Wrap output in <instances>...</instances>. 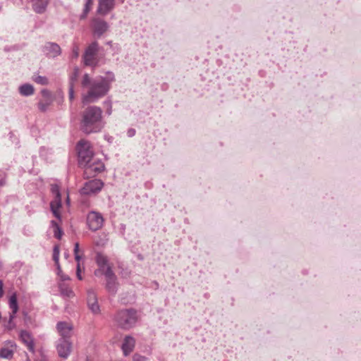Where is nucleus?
I'll return each instance as SVG.
<instances>
[{
    "mask_svg": "<svg viewBox=\"0 0 361 361\" xmlns=\"http://www.w3.org/2000/svg\"><path fill=\"white\" fill-rule=\"evenodd\" d=\"M113 80V75L109 79L102 76L92 78L85 73L81 82L82 87L86 90V92L82 94V103H94L105 96L109 91L110 83Z\"/></svg>",
    "mask_w": 361,
    "mask_h": 361,
    "instance_id": "obj_1",
    "label": "nucleus"
},
{
    "mask_svg": "<svg viewBox=\"0 0 361 361\" xmlns=\"http://www.w3.org/2000/svg\"><path fill=\"white\" fill-rule=\"evenodd\" d=\"M104 127L101 108L91 106L84 110L80 123L81 130L86 134L99 132Z\"/></svg>",
    "mask_w": 361,
    "mask_h": 361,
    "instance_id": "obj_2",
    "label": "nucleus"
},
{
    "mask_svg": "<svg viewBox=\"0 0 361 361\" xmlns=\"http://www.w3.org/2000/svg\"><path fill=\"white\" fill-rule=\"evenodd\" d=\"M114 319L118 327L128 330L137 323V314L133 309H124L117 312Z\"/></svg>",
    "mask_w": 361,
    "mask_h": 361,
    "instance_id": "obj_3",
    "label": "nucleus"
},
{
    "mask_svg": "<svg viewBox=\"0 0 361 361\" xmlns=\"http://www.w3.org/2000/svg\"><path fill=\"white\" fill-rule=\"evenodd\" d=\"M78 154V163L80 166L87 165L94 158L93 157V152L90 143L84 140L79 141L77 145Z\"/></svg>",
    "mask_w": 361,
    "mask_h": 361,
    "instance_id": "obj_4",
    "label": "nucleus"
},
{
    "mask_svg": "<svg viewBox=\"0 0 361 361\" xmlns=\"http://www.w3.org/2000/svg\"><path fill=\"white\" fill-rule=\"evenodd\" d=\"M99 44L97 42H92L85 49L83 54V61L85 66L94 67L98 63L97 55L98 53Z\"/></svg>",
    "mask_w": 361,
    "mask_h": 361,
    "instance_id": "obj_5",
    "label": "nucleus"
},
{
    "mask_svg": "<svg viewBox=\"0 0 361 361\" xmlns=\"http://www.w3.org/2000/svg\"><path fill=\"white\" fill-rule=\"evenodd\" d=\"M82 167L85 169L84 176L86 178H90L95 176L97 174L103 171L104 169V164L101 160L94 158L90 162H88L87 165H84Z\"/></svg>",
    "mask_w": 361,
    "mask_h": 361,
    "instance_id": "obj_6",
    "label": "nucleus"
},
{
    "mask_svg": "<svg viewBox=\"0 0 361 361\" xmlns=\"http://www.w3.org/2000/svg\"><path fill=\"white\" fill-rule=\"evenodd\" d=\"M104 218L101 213L91 211L87 216V224L88 228L92 231L99 230L104 224Z\"/></svg>",
    "mask_w": 361,
    "mask_h": 361,
    "instance_id": "obj_7",
    "label": "nucleus"
},
{
    "mask_svg": "<svg viewBox=\"0 0 361 361\" xmlns=\"http://www.w3.org/2000/svg\"><path fill=\"white\" fill-rule=\"evenodd\" d=\"M103 185V182L99 179H93L87 181L80 189V193L85 195L96 194L102 190Z\"/></svg>",
    "mask_w": 361,
    "mask_h": 361,
    "instance_id": "obj_8",
    "label": "nucleus"
},
{
    "mask_svg": "<svg viewBox=\"0 0 361 361\" xmlns=\"http://www.w3.org/2000/svg\"><path fill=\"white\" fill-rule=\"evenodd\" d=\"M56 349L60 357L67 359L71 353L72 343L70 340L59 338L56 342Z\"/></svg>",
    "mask_w": 361,
    "mask_h": 361,
    "instance_id": "obj_9",
    "label": "nucleus"
},
{
    "mask_svg": "<svg viewBox=\"0 0 361 361\" xmlns=\"http://www.w3.org/2000/svg\"><path fill=\"white\" fill-rule=\"evenodd\" d=\"M106 278V288L111 294H116L118 289L117 278L111 267H107L104 271Z\"/></svg>",
    "mask_w": 361,
    "mask_h": 361,
    "instance_id": "obj_10",
    "label": "nucleus"
},
{
    "mask_svg": "<svg viewBox=\"0 0 361 361\" xmlns=\"http://www.w3.org/2000/svg\"><path fill=\"white\" fill-rule=\"evenodd\" d=\"M92 27L93 33L97 37H100L109 29V24L103 19L94 18L92 20Z\"/></svg>",
    "mask_w": 361,
    "mask_h": 361,
    "instance_id": "obj_11",
    "label": "nucleus"
},
{
    "mask_svg": "<svg viewBox=\"0 0 361 361\" xmlns=\"http://www.w3.org/2000/svg\"><path fill=\"white\" fill-rule=\"evenodd\" d=\"M9 308L11 310V312L9 315V321L7 325V329H13L15 327V324L13 322V319L15 318L16 313L18 311V305L17 301V295L13 293L9 298L8 301Z\"/></svg>",
    "mask_w": 361,
    "mask_h": 361,
    "instance_id": "obj_12",
    "label": "nucleus"
},
{
    "mask_svg": "<svg viewBox=\"0 0 361 361\" xmlns=\"http://www.w3.org/2000/svg\"><path fill=\"white\" fill-rule=\"evenodd\" d=\"M116 6V0H98L97 13L101 16H106Z\"/></svg>",
    "mask_w": 361,
    "mask_h": 361,
    "instance_id": "obj_13",
    "label": "nucleus"
},
{
    "mask_svg": "<svg viewBox=\"0 0 361 361\" xmlns=\"http://www.w3.org/2000/svg\"><path fill=\"white\" fill-rule=\"evenodd\" d=\"M42 51L49 57L55 58L61 53L59 45L54 42H47L42 49Z\"/></svg>",
    "mask_w": 361,
    "mask_h": 361,
    "instance_id": "obj_14",
    "label": "nucleus"
},
{
    "mask_svg": "<svg viewBox=\"0 0 361 361\" xmlns=\"http://www.w3.org/2000/svg\"><path fill=\"white\" fill-rule=\"evenodd\" d=\"M73 326L66 322H59L56 324V329L60 335L59 338L70 340Z\"/></svg>",
    "mask_w": 361,
    "mask_h": 361,
    "instance_id": "obj_15",
    "label": "nucleus"
},
{
    "mask_svg": "<svg viewBox=\"0 0 361 361\" xmlns=\"http://www.w3.org/2000/svg\"><path fill=\"white\" fill-rule=\"evenodd\" d=\"M19 337L21 341L25 345L28 350L32 353L35 350L34 338L31 334L25 330H21L19 334Z\"/></svg>",
    "mask_w": 361,
    "mask_h": 361,
    "instance_id": "obj_16",
    "label": "nucleus"
},
{
    "mask_svg": "<svg viewBox=\"0 0 361 361\" xmlns=\"http://www.w3.org/2000/svg\"><path fill=\"white\" fill-rule=\"evenodd\" d=\"M87 305L92 313H99L100 308L97 302L96 293L94 290H90L87 292Z\"/></svg>",
    "mask_w": 361,
    "mask_h": 361,
    "instance_id": "obj_17",
    "label": "nucleus"
},
{
    "mask_svg": "<svg viewBox=\"0 0 361 361\" xmlns=\"http://www.w3.org/2000/svg\"><path fill=\"white\" fill-rule=\"evenodd\" d=\"M96 262L99 267V269L94 271L96 276L104 274V271L106 270L108 265L107 257L101 253H97L96 256Z\"/></svg>",
    "mask_w": 361,
    "mask_h": 361,
    "instance_id": "obj_18",
    "label": "nucleus"
},
{
    "mask_svg": "<svg viewBox=\"0 0 361 361\" xmlns=\"http://www.w3.org/2000/svg\"><path fill=\"white\" fill-rule=\"evenodd\" d=\"M135 345V339L131 336H126L122 343V350L123 354L127 356L133 352Z\"/></svg>",
    "mask_w": 361,
    "mask_h": 361,
    "instance_id": "obj_19",
    "label": "nucleus"
},
{
    "mask_svg": "<svg viewBox=\"0 0 361 361\" xmlns=\"http://www.w3.org/2000/svg\"><path fill=\"white\" fill-rule=\"evenodd\" d=\"M61 207V198H54L50 203L51 211L54 216L59 221L61 220V214L59 209Z\"/></svg>",
    "mask_w": 361,
    "mask_h": 361,
    "instance_id": "obj_20",
    "label": "nucleus"
},
{
    "mask_svg": "<svg viewBox=\"0 0 361 361\" xmlns=\"http://www.w3.org/2000/svg\"><path fill=\"white\" fill-rule=\"evenodd\" d=\"M34 11L37 13L44 12L49 0H31Z\"/></svg>",
    "mask_w": 361,
    "mask_h": 361,
    "instance_id": "obj_21",
    "label": "nucleus"
},
{
    "mask_svg": "<svg viewBox=\"0 0 361 361\" xmlns=\"http://www.w3.org/2000/svg\"><path fill=\"white\" fill-rule=\"evenodd\" d=\"M19 92L23 96H30L34 94V87L32 85L25 83L19 87Z\"/></svg>",
    "mask_w": 361,
    "mask_h": 361,
    "instance_id": "obj_22",
    "label": "nucleus"
},
{
    "mask_svg": "<svg viewBox=\"0 0 361 361\" xmlns=\"http://www.w3.org/2000/svg\"><path fill=\"white\" fill-rule=\"evenodd\" d=\"M59 289H60L61 294L63 297L71 298L74 296V293H73V290L64 283L59 285Z\"/></svg>",
    "mask_w": 361,
    "mask_h": 361,
    "instance_id": "obj_23",
    "label": "nucleus"
},
{
    "mask_svg": "<svg viewBox=\"0 0 361 361\" xmlns=\"http://www.w3.org/2000/svg\"><path fill=\"white\" fill-rule=\"evenodd\" d=\"M13 345H11V347L5 346L0 349V357L9 359L13 357Z\"/></svg>",
    "mask_w": 361,
    "mask_h": 361,
    "instance_id": "obj_24",
    "label": "nucleus"
},
{
    "mask_svg": "<svg viewBox=\"0 0 361 361\" xmlns=\"http://www.w3.org/2000/svg\"><path fill=\"white\" fill-rule=\"evenodd\" d=\"M51 225L52 228H54V237L57 239H61V238L63 235V231H62L61 227L59 226V225L58 224V223L56 221L52 220L51 221Z\"/></svg>",
    "mask_w": 361,
    "mask_h": 361,
    "instance_id": "obj_25",
    "label": "nucleus"
},
{
    "mask_svg": "<svg viewBox=\"0 0 361 361\" xmlns=\"http://www.w3.org/2000/svg\"><path fill=\"white\" fill-rule=\"evenodd\" d=\"M53 259L55 262V264L57 267V274H60V272L61 271V269L59 264V249L58 246H55L54 247V252H53Z\"/></svg>",
    "mask_w": 361,
    "mask_h": 361,
    "instance_id": "obj_26",
    "label": "nucleus"
},
{
    "mask_svg": "<svg viewBox=\"0 0 361 361\" xmlns=\"http://www.w3.org/2000/svg\"><path fill=\"white\" fill-rule=\"evenodd\" d=\"M93 3V0H86V3L85 4L83 11L82 14L80 16V19L83 20L85 19L88 13L90 12L92 5Z\"/></svg>",
    "mask_w": 361,
    "mask_h": 361,
    "instance_id": "obj_27",
    "label": "nucleus"
},
{
    "mask_svg": "<svg viewBox=\"0 0 361 361\" xmlns=\"http://www.w3.org/2000/svg\"><path fill=\"white\" fill-rule=\"evenodd\" d=\"M53 100L42 99L38 103V108L41 111H46L49 106L51 104Z\"/></svg>",
    "mask_w": 361,
    "mask_h": 361,
    "instance_id": "obj_28",
    "label": "nucleus"
},
{
    "mask_svg": "<svg viewBox=\"0 0 361 361\" xmlns=\"http://www.w3.org/2000/svg\"><path fill=\"white\" fill-rule=\"evenodd\" d=\"M32 80L36 83L39 84V85H46L48 84V79L45 76H42V75H33Z\"/></svg>",
    "mask_w": 361,
    "mask_h": 361,
    "instance_id": "obj_29",
    "label": "nucleus"
},
{
    "mask_svg": "<svg viewBox=\"0 0 361 361\" xmlns=\"http://www.w3.org/2000/svg\"><path fill=\"white\" fill-rule=\"evenodd\" d=\"M51 191L55 195L54 198H61L60 189L58 185H51Z\"/></svg>",
    "mask_w": 361,
    "mask_h": 361,
    "instance_id": "obj_30",
    "label": "nucleus"
},
{
    "mask_svg": "<svg viewBox=\"0 0 361 361\" xmlns=\"http://www.w3.org/2000/svg\"><path fill=\"white\" fill-rule=\"evenodd\" d=\"M78 75V68H75L73 74L70 76L69 85L73 84V86H75V83L77 80Z\"/></svg>",
    "mask_w": 361,
    "mask_h": 361,
    "instance_id": "obj_31",
    "label": "nucleus"
},
{
    "mask_svg": "<svg viewBox=\"0 0 361 361\" xmlns=\"http://www.w3.org/2000/svg\"><path fill=\"white\" fill-rule=\"evenodd\" d=\"M41 94L43 97L42 99L53 100L51 92L47 89H43L41 91Z\"/></svg>",
    "mask_w": 361,
    "mask_h": 361,
    "instance_id": "obj_32",
    "label": "nucleus"
},
{
    "mask_svg": "<svg viewBox=\"0 0 361 361\" xmlns=\"http://www.w3.org/2000/svg\"><path fill=\"white\" fill-rule=\"evenodd\" d=\"M68 97L71 102H72L75 98L74 86H73V84L69 85Z\"/></svg>",
    "mask_w": 361,
    "mask_h": 361,
    "instance_id": "obj_33",
    "label": "nucleus"
},
{
    "mask_svg": "<svg viewBox=\"0 0 361 361\" xmlns=\"http://www.w3.org/2000/svg\"><path fill=\"white\" fill-rule=\"evenodd\" d=\"M79 56V47L78 45H74L72 49V56L73 58H78Z\"/></svg>",
    "mask_w": 361,
    "mask_h": 361,
    "instance_id": "obj_34",
    "label": "nucleus"
},
{
    "mask_svg": "<svg viewBox=\"0 0 361 361\" xmlns=\"http://www.w3.org/2000/svg\"><path fill=\"white\" fill-rule=\"evenodd\" d=\"M104 104L107 108L106 113L108 114H111V107H112L111 106V102L110 100H106L104 102Z\"/></svg>",
    "mask_w": 361,
    "mask_h": 361,
    "instance_id": "obj_35",
    "label": "nucleus"
},
{
    "mask_svg": "<svg viewBox=\"0 0 361 361\" xmlns=\"http://www.w3.org/2000/svg\"><path fill=\"white\" fill-rule=\"evenodd\" d=\"M80 272H81V269H80V263H78V264H77L76 275H77V278H78L79 280H82V276H81Z\"/></svg>",
    "mask_w": 361,
    "mask_h": 361,
    "instance_id": "obj_36",
    "label": "nucleus"
},
{
    "mask_svg": "<svg viewBox=\"0 0 361 361\" xmlns=\"http://www.w3.org/2000/svg\"><path fill=\"white\" fill-rule=\"evenodd\" d=\"M127 135L128 137H132L135 135V130L133 128L128 129L127 132Z\"/></svg>",
    "mask_w": 361,
    "mask_h": 361,
    "instance_id": "obj_37",
    "label": "nucleus"
},
{
    "mask_svg": "<svg viewBox=\"0 0 361 361\" xmlns=\"http://www.w3.org/2000/svg\"><path fill=\"white\" fill-rule=\"evenodd\" d=\"M58 275L61 277L62 281H66V280H69L70 279L68 276L65 275V274H63L62 273V271L60 272V274H58Z\"/></svg>",
    "mask_w": 361,
    "mask_h": 361,
    "instance_id": "obj_38",
    "label": "nucleus"
},
{
    "mask_svg": "<svg viewBox=\"0 0 361 361\" xmlns=\"http://www.w3.org/2000/svg\"><path fill=\"white\" fill-rule=\"evenodd\" d=\"M79 252V243H76L74 246V255L78 254Z\"/></svg>",
    "mask_w": 361,
    "mask_h": 361,
    "instance_id": "obj_39",
    "label": "nucleus"
},
{
    "mask_svg": "<svg viewBox=\"0 0 361 361\" xmlns=\"http://www.w3.org/2000/svg\"><path fill=\"white\" fill-rule=\"evenodd\" d=\"M137 356H135V360L137 361H145L147 358L145 357L142 356H137V358H136Z\"/></svg>",
    "mask_w": 361,
    "mask_h": 361,
    "instance_id": "obj_40",
    "label": "nucleus"
},
{
    "mask_svg": "<svg viewBox=\"0 0 361 361\" xmlns=\"http://www.w3.org/2000/svg\"><path fill=\"white\" fill-rule=\"evenodd\" d=\"M4 290H3V282L1 280H0V297L3 295Z\"/></svg>",
    "mask_w": 361,
    "mask_h": 361,
    "instance_id": "obj_41",
    "label": "nucleus"
},
{
    "mask_svg": "<svg viewBox=\"0 0 361 361\" xmlns=\"http://www.w3.org/2000/svg\"><path fill=\"white\" fill-rule=\"evenodd\" d=\"M81 257L78 254H75V259L78 262V263H80V259Z\"/></svg>",
    "mask_w": 361,
    "mask_h": 361,
    "instance_id": "obj_42",
    "label": "nucleus"
},
{
    "mask_svg": "<svg viewBox=\"0 0 361 361\" xmlns=\"http://www.w3.org/2000/svg\"><path fill=\"white\" fill-rule=\"evenodd\" d=\"M35 361H47L44 356H42L40 359H37Z\"/></svg>",
    "mask_w": 361,
    "mask_h": 361,
    "instance_id": "obj_43",
    "label": "nucleus"
},
{
    "mask_svg": "<svg viewBox=\"0 0 361 361\" xmlns=\"http://www.w3.org/2000/svg\"><path fill=\"white\" fill-rule=\"evenodd\" d=\"M66 202H67L68 204H69V197L68 196L67 197Z\"/></svg>",
    "mask_w": 361,
    "mask_h": 361,
    "instance_id": "obj_44",
    "label": "nucleus"
},
{
    "mask_svg": "<svg viewBox=\"0 0 361 361\" xmlns=\"http://www.w3.org/2000/svg\"><path fill=\"white\" fill-rule=\"evenodd\" d=\"M26 361H30V360L29 358H27Z\"/></svg>",
    "mask_w": 361,
    "mask_h": 361,
    "instance_id": "obj_45",
    "label": "nucleus"
}]
</instances>
